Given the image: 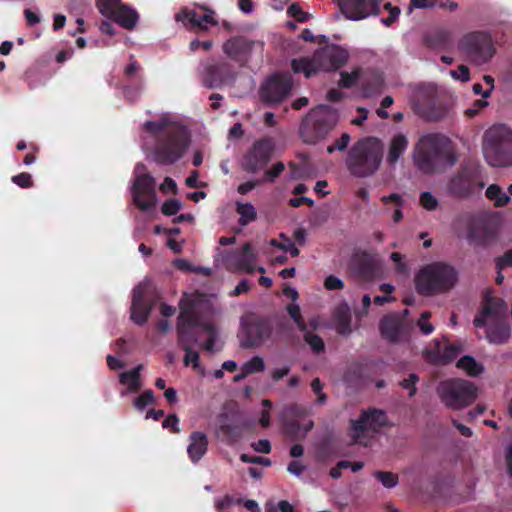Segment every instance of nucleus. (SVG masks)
<instances>
[{
    "label": "nucleus",
    "mask_w": 512,
    "mask_h": 512,
    "mask_svg": "<svg viewBox=\"0 0 512 512\" xmlns=\"http://www.w3.org/2000/svg\"><path fill=\"white\" fill-rule=\"evenodd\" d=\"M144 128L155 139L153 156L157 164L172 165L186 153L190 137L183 126L163 117L159 121H146Z\"/></svg>",
    "instance_id": "f257e3e1"
},
{
    "label": "nucleus",
    "mask_w": 512,
    "mask_h": 512,
    "mask_svg": "<svg viewBox=\"0 0 512 512\" xmlns=\"http://www.w3.org/2000/svg\"><path fill=\"white\" fill-rule=\"evenodd\" d=\"M413 160L419 171L434 174L454 166L458 158L450 138L439 133H429L416 143Z\"/></svg>",
    "instance_id": "f03ea898"
},
{
    "label": "nucleus",
    "mask_w": 512,
    "mask_h": 512,
    "mask_svg": "<svg viewBox=\"0 0 512 512\" xmlns=\"http://www.w3.org/2000/svg\"><path fill=\"white\" fill-rule=\"evenodd\" d=\"M507 310L508 305L503 299L485 296V303L473 323L478 328L486 327V338L490 343L503 344L510 338Z\"/></svg>",
    "instance_id": "7ed1b4c3"
},
{
    "label": "nucleus",
    "mask_w": 512,
    "mask_h": 512,
    "mask_svg": "<svg viewBox=\"0 0 512 512\" xmlns=\"http://www.w3.org/2000/svg\"><path fill=\"white\" fill-rule=\"evenodd\" d=\"M458 281V272L450 264L437 261L424 265L414 278L415 289L421 296H434L451 290Z\"/></svg>",
    "instance_id": "20e7f679"
},
{
    "label": "nucleus",
    "mask_w": 512,
    "mask_h": 512,
    "mask_svg": "<svg viewBox=\"0 0 512 512\" xmlns=\"http://www.w3.org/2000/svg\"><path fill=\"white\" fill-rule=\"evenodd\" d=\"M382 162V146L374 137L358 140L348 151L346 167L351 175L365 178L373 175Z\"/></svg>",
    "instance_id": "39448f33"
},
{
    "label": "nucleus",
    "mask_w": 512,
    "mask_h": 512,
    "mask_svg": "<svg viewBox=\"0 0 512 512\" xmlns=\"http://www.w3.org/2000/svg\"><path fill=\"white\" fill-rule=\"evenodd\" d=\"M483 153L487 163L494 167L512 165V130L504 125H494L485 132Z\"/></svg>",
    "instance_id": "423d86ee"
},
{
    "label": "nucleus",
    "mask_w": 512,
    "mask_h": 512,
    "mask_svg": "<svg viewBox=\"0 0 512 512\" xmlns=\"http://www.w3.org/2000/svg\"><path fill=\"white\" fill-rule=\"evenodd\" d=\"M338 122L336 112L326 107L313 109L302 121L300 136L307 144H316L325 139Z\"/></svg>",
    "instance_id": "0eeeda50"
},
{
    "label": "nucleus",
    "mask_w": 512,
    "mask_h": 512,
    "mask_svg": "<svg viewBox=\"0 0 512 512\" xmlns=\"http://www.w3.org/2000/svg\"><path fill=\"white\" fill-rule=\"evenodd\" d=\"M437 394L446 407L459 410L474 402L477 388L467 380L447 379L439 383Z\"/></svg>",
    "instance_id": "6e6552de"
},
{
    "label": "nucleus",
    "mask_w": 512,
    "mask_h": 512,
    "mask_svg": "<svg viewBox=\"0 0 512 512\" xmlns=\"http://www.w3.org/2000/svg\"><path fill=\"white\" fill-rule=\"evenodd\" d=\"M484 187L479 166L468 163L462 165L451 176L447 183V192L456 198L464 199L473 195Z\"/></svg>",
    "instance_id": "1a4fd4ad"
},
{
    "label": "nucleus",
    "mask_w": 512,
    "mask_h": 512,
    "mask_svg": "<svg viewBox=\"0 0 512 512\" xmlns=\"http://www.w3.org/2000/svg\"><path fill=\"white\" fill-rule=\"evenodd\" d=\"M197 318L186 311H180L176 322L177 343L185 351L184 364L195 369L199 366V353L192 349L198 343L199 336L192 334L191 326Z\"/></svg>",
    "instance_id": "9d476101"
},
{
    "label": "nucleus",
    "mask_w": 512,
    "mask_h": 512,
    "mask_svg": "<svg viewBox=\"0 0 512 512\" xmlns=\"http://www.w3.org/2000/svg\"><path fill=\"white\" fill-rule=\"evenodd\" d=\"M146 166L138 163L135 167V172L138 173L133 187V200L134 204L141 211H149L156 206L157 196L155 190V179L148 173H145Z\"/></svg>",
    "instance_id": "9b49d317"
},
{
    "label": "nucleus",
    "mask_w": 512,
    "mask_h": 512,
    "mask_svg": "<svg viewBox=\"0 0 512 512\" xmlns=\"http://www.w3.org/2000/svg\"><path fill=\"white\" fill-rule=\"evenodd\" d=\"M155 287L150 281L139 283L132 293L131 319L138 325H144L156 303Z\"/></svg>",
    "instance_id": "f8f14e48"
},
{
    "label": "nucleus",
    "mask_w": 512,
    "mask_h": 512,
    "mask_svg": "<svg viewBox=\"0 0 512 512\" xmlns=\"http://www.w3.org/2000/svg\"><path fill=\"white\" fill-rule=\"evenodd\" d=\"M459 49L477 63L489 61L495 53L491 36L483 31L463 36L459 42Z\"/></svg>",
    "instance_id": "ddd939ff"
},
{
    "label": "nucleus",
    "mask_w": 512,
    "mask_h": 512,
    "mask_svg": "<svg viewBox=\"0 0 512 512\" xmlns=\"http://www.w3.org/2000/svg\"><path fill=\"white\" fill-rule=\"evenodd\" d=\"M274 150L275 142L271 137L256 140L242 157V169L252 174L265 169L272 159Z\"/></svg>",
    "instance_id": "4468645a"
},
{
    "label": "nucleus",
    "mask_w": 512,
    "mask_h": 512,
    "mask_svg": "<svg viewBox=\"0 0 512 512\" xmlns=\"http://www.w3.org/2000/svg\"><path fill=\"white\" fill-rule=\"evenodd\" d=\"M273 327L264 317H251L241 324L240 346L245 349L262 346L271 337Z\"/></svg>",
    "instance_id": "2eb2a0df"
},
{
    "label": "nucleus",
    "mask_w": 512,
    "mask_h": 512,
    "mask_svg": "<svg viewBox=\"0 0 512 512\" xmlns=\"http://www.w3.org/2000/svg\"><path fill=\"white\" fill-rule=\"evenodd\" d=\"M236 75L233 66L227 61L208 62L203 65L201 83L209 89L221 88L225 85L231 86L235 82Z\"/></svg>",
    "instance_id": "dca6fc26"
},
{
    "label": "nucleus",
    "mask_w": 512,
    "mask_h": 512,
    "mask_svg": "<svg viewBox=\"0 0 512 512\" xmlns=\"http://www.w3.org/2000/svg\"><path fill=\"white\" fill-rule=\"evenodd\" d=\"M96 6L105 18L116 22L125 29L134 28L139 19L138 13L123 4L121 0H96Z\"/></svg>",
    "instance_id": "f3484780"
},
{
    "label": "nucleus",
    "mask_w": 512,
    "mask_h": 512,
    "mask_svg": "<svg viewBox=\"0 0 512 512\" xmlns=\"http://www.w3.org/2000/svg\"><path fill=\"white\" fill-rule=\"evenodd\" d=\"M387 424V415L380 409L363 411L357 420L351 421L352 439L354 443H361V438L367 432H378Z\"/></svg>",
    "instance_id": "a211bd4d"
},
{
    "label": "nucleus",
    "mask_w": 512,
    "mask_h": 512,
    "mask_svg": "<svg viewBox=\"0 0 512 512\" xmlns=\"http://www.w3.org/2000/svg\"><path fill=\"white\" fill-rule=\"evenodd\" d=\"M256 45L263 47V42L249 39L242 35L230 37L222 44L223 53L240 66H245L251 59Z\"/></svg>",
    "instance_id": "6ab92c4d"
},
{
    "label": "nucleus",
    "mask_w": 512,
    "mask_h": 512,
    "mask_svg": "<svg viewBox=\"0 0 512 512\" xmlns=\"http://www.w3.org/2000/svg\"><path fill=\"white\" fill-rule=\"evenodd\" d=\"M348 268L353 275L362 281H372L380 274L379 262L371 253L364 250L353 252Z\"/></svg>",
    "instance_id": "aec40b11"
},
{
    "label": "nucleus",
    "mask_w": 512,
    "mask_h": 512,
    "mask_svg": "<svg viewBox=\"0 0 512 512\" xmlns=\"http://www.w3.org/2000/svg\"><path fill=\"white\" fill-rule=\"evenodd\" d=\"M416 112L427 121H440L446 117V107L437 102L435 91L431 89L419 90L415 99Z\"/></svg>",
    "instance_id": "412c9836"
},
{
    "label": "nucleus",
    "mask_w": 512,
    "mask_h": 512,
    "mask_svg": "<svg viewBox=\"0 0 512 512\" xmlns=\"http://www.w3.org/2000/svg\"><path fill=\"white\" fill-rule=\"evenodd\" d=\"M179 309L180 311H186L197 318V323L191 326V332L192 334H197L198 336V332L200 330L207 333L208 337L203 343L202 348L206 351H213L217 338L216 328L212 323L203 321L196 301L194 299L183 298L179 302Z\"/></svg>",
    "instance_id": "4be33fe9"
},
{
    "label": "nucleus",
    "mask_w": 512,
    "mask_h": 512,
    "mask_svg": "<svg viewBox=\"0 0 512 512\" xmlns=\"http://www.w3.org/2000/svg\"><path fill=\"white\" fill-rule=\"evenodd\" d=\"M292 89V77L289 74H274L261 86L260 96L266 103H279Z\"/></svg>",
    "instance_id": "5701e85b"
},
{
    "label": "nucleus",
    "mask_w": 512,
    "mask_h": 512,
    "mask_svg": "<svg viewBox=\"0 0 512 512\" xmlns=\"http://www.w3.org/2000/svg\"><path fill=\"white\" fill-rule=\"evenodd\" d=\"M381 336L391 343L407 341L412 325L398 314L384 316L379 324Z\"/></svg>",
    "instance_id": "b1692460"
},
{
    "label": "nucleus",
    "mask_w": 512,
    "mask_h": 512,
    "mask_svg": "<svg viewBox=\"0 0 512 512\" xmlns=\"http://www.w3.org/2000/svg\"><path fill=\"white\" fill-rule=\"evenodd\" d=\"M343 15L349 20H361L379 14V0H338Z\"/></svg>",
    "instance_id": "393cba45"
},
{
    "label": "nucleus",
    "mask_w": 512,
    "mask_h": 512,
    "mask_svg": "<svg viewBox=\"0 0 512 512\" xmlns=\"http://www.w3.org/2000/svg\"><path fill=\"white\" fill-rule=\"evenodd\" d=\"M316 61H320L322 71L337 70L348 61V53L340 46L327 47L316 51Z\"/></svg>",
    "instance_id": "a878e982"
},
{
    "label": "nucleus",
    "mask_w": 512,
    "mask_h": 512,
    "mask_svg": "<svg viewBox=\"0 0 512 512\" xmlns=\"http://www.w3.org/2000/svg\"><path fill=\"white\" fill-rule=\"evenodd\" d=\"M201 9L207 12V14L201 15L194 10H182L176 15V19L186 21L185 25L200 31H207L209 26H217L218 21L212 16L214 11L206 6H201Z\"/></svg>",
    "instance_id": "bb28decb"
},
{
    "label": "nucleus",
    "mask_w": 512,
    "mask_h": 512,
    "mask_svg": "<svg viewBox=\"0 0 512 512\" xmlns=\"http://www.w3.org/2000/svg\"><path fill=\"white\" fill-rule=\"evenodd\" d=\"M208 450V437L204 432L194 431L189 436L187 454L190 461L197 464Z\"/></svg>",
    "instance_id": "cd10ccee"
},
{
    "label": "nucleus",
    "mask_w": 512,
    "mask_h": 512,
    "mask_svg": "<svg viewBox=\"0 0 512 512\" xmlns=\"http://www.w3.org/2000/svg\"><path fill=\"white\" fill-rule=\"evenodd\" d=\"M228 261L238 270H242L247 273H253L255 270L253 264L256 261L253 247L250 243H245L241 250L235 252Z\"/></svg>",
    "instance_id": "c85d7f7f"
},
{
    "label": "nucleus",
    "mask_w": 512,
    "mask_h": 512,
    "mask_svg": "<svg viewBox=\"0 0 512 512\" xmlns=\"http://www.w3.org/2000/svg\"><path fill=\"white\" fill-rule=\"evenodd\" d=\"M227 418L226 414L220 416L219 432L228 445H233L242 438L244 428L241 424L227 422Z\"/></svg>",
    "instance_id": "c756f323"
},
{
    "label": "nucleus",
    "mask_w": 512,
    "mask_h": 512,
    "mask_svg": "<svg viewBox=\"0 0 512 512\" xmlns=\"http://www.w3.org/2000/svg\"><path fill=\"white\" fill-rule=\"evenodd\" d=\"M291 68L294 73H303L306 78H310L317 72L322 71L320 61H316V52L311 58L302 57L291 61Z\"/></svg>",
    "instance_id": "7c9ffc66"
},
{
    "label": "nucleus",
    "mask_w": 512,
    "mask_h": 512,
    "mask_svg": "<svg viewBox=\"0 0 512 512\" xmlns=\"http://www.w3.org/2000/svg\"><path fill=\"white\" fill-rule=\"evenodd\" d=\"M335 329L339 335L349 336L352 333L351 313L346 303L341 304L334 314Z\"/></svg>",
    "instance_id": "2f4dec72"
},
{
    "label": "nucleus",
    "mask_w": 512,
    "mask_h": 512,
    "mask_svg": "<svg viewBox=\"0 0 512 512\" xmlns=\"http://www.w3.org/2000/svg\"><path fill=\"white\" fill-rule=\"evenodd\" d=\"M424 41L428 47L433 49H447L452 45L451 33L444 29L428 33Z\"/></svg>",
    "instance_id": "473e14b6"
},
{
    "label": "nucleus",
    "mask_w": 512,
    "mask_h": 512,
    "mask_svg": "<svg viewBox=\"0 0 512 512\" xmlns=\"http://www.w3.org/2000/svg\"><path fill=\"white\" fill-rule=\"evenodd\" d=\"M143 369V365L139 364L135 368L129 371L122 372L119 375V382L122 385H127L128 390L131 393H137L142 387L140 373Z\"/></svg>",
    "instance_id": "72a5a7b5"
},
{
    "label": "nucleus",
    "mask_w": 512,
    "mask_h": 512,
    "mask_svg": "<svg viewBox=\"0 0 512 512\" xmlns=\"http://www.w3.org/2000/svg\"><path fill=\"white\" fill-rule=\"evenodd\" d=\"M408 147L407 137L403 134L395 135L390 143L389 151L387 155V162L389 165H395L401 155L405 152Z\"/></svg>",
    "instance_id": "f704fd0d"
},
{
    "label": "nucleus",
    "mask_w": 512,
    "mask_h": 512,
    "mask_svg": "<svg viewBox=\"0 0 512 512\" xmlns=\"http://www.w3.org/2000/svg\"><path fill=\"white\" fill-rule=\"evenodd\" d=\"M435 344V353L437 354L439 361L443 364L453 361L461 352V347L457 344L445 343L444 346H442V344L437 340L435 341Z\"/></svg>",
    "instance_id": "c9c22d12"
},
{
    "label": "nucleus",
    "mask_w": 512,
    "mask_h": 512,
    "mask_svg": "<svg viewBox=\"0 0 512 512\" xmlns=\"http://www.w3.org/2000/svg\"><path fill=\"white\" fill-rule=\"evenodd\" d=\"M383 86V79L378 73H373L369 78L363 79L361 83L365 97H371L379 93Z\"/></svg>",
    "instance_id": "e433bc0d"
},
{
    "label": "nucleus",
    "mask_w": 512,
    "mask_h": 512,
    "mask_svg": "<svg viewBox=\"0 0 512 512\" xmlns=\"http://www.w3.org/2000/svg\"><path fill=\"white\" fill-rule=\"evenodd\" d=\"M457 367L464 370L469 376L476 377L483 372V366L474 357L465 355L457 362Z\"/></svg>",
    "instance_id": "4c0bfd02"
},
{
    "label": "nucleus",
    "mask_w": 512,
    "mask_h": 512,
    "mask_svg": "<svg viewBox=\"0 0 512 512\" xmlns=\"http://www.w3.org/2000/svg\"><path fill=\"white\" fill-rule=\"evenodd\" d=\"M485 194L489 200L494 202L496 207H504L510 202V197L497 184L489 185Z\"/></svg>",
    "instance_id": "58836bf2"
},
{
    "label": "nucleus",
    "mask_w": 512,
    "mask_h": 512,
    "mask_svg": "<svg viewBox=\"0 0 512 512\" xmlns=\"http://www.w3.org/2000/svg\"><path fill=\"white\" fill-rule=\"evenodd\" d=\"M240 215L239 224L245 226L257 218V213L254 206L250 203H239L236 209Z\"/></svg>",
    "instance_id": "ea45409f"
},
{
    "label": "nucleus",
    "mask_w": 512,
    "mask_h": 512,
    "mask_svg": "<svg viewBox=\"0 0 512 512\" xmlns=\"http://www.w3.org/2000/svg\"><path fill=\"white\" fill-rule=\"evenodd\" d=\"M265 370V363L262 357L254 356L250 360L244 363L242 371L245 374H253L263 372Z\"/></svg>",
    "instance_id": "a19ab883"
},
{
    "label": "nucleus",
    "mask_w": 512,
    "mask_h": 512,
    "mask_svg": "<svg viewBox=\"0 0 512 512\" xmlns=\"http://www.w3.org/2000/svg\"><path fill=\"white\" fill-rule=\"evenodd\" d=\"M373 476L378 479L385 488H393L398 482V475L388 471H375Z\"/></svg>",
    "instance_id": "79ce46f5"
},
{
    "label": "nucleus",
    "mask_w": 512,
    "mask_h": 512,
    "mask_svg": "<svg viewBox=\"0 0 512 512\" xmlns=\"http://www.w3.org/2000/svg\"><path fill=\"white\" fill-rule=\"evenodd\" d=\"M286 309L289 316L293 319L294 323L296 324L297 328L300 331L305 332L307 330V324L301 315L300 307L297 304H289L287 305Z\"/></svg>",
    "instance_id": "37998d69"
},
{
    "label": "nucleus",
    "mask_w": 512,
    "mask_h": 512,
    "mask_svg": "<svg viewBox=\"0 0 512 512\" xmlns=\"http://www.w3.org/2000/svg\"><path fill=\"white\" fill-rule=\"evenodd\" d=\"M304 341L310 346L312 351L316 354L323 352L325 349L323 339L317 334L306 332L304 334Z\"/></svg>",
    "instance_id": "c03bdc74"
},
{
    "label": "nucleus",
    "mask_w": 512,
    "mask_h": 512,
    "mask_svg": "<svg viewBox=\"0 0 512 512\" xmlns=\"http://www.w3.org/2000/svg\"><path fill=\"white\" fill-rule=\"evenodd\" d=\"M360 78V69H356L351 73L342 71L338 85L342 88H351Z\"/></svg>",
    "instance_id": "a18cd8bd"
},
{
    "label": "nucleus",
    "mask_w": 512,
    "mask_h": 512,
    "mask_svg": "<svg viewBox=\"0 0 512 512\" xmlns=\"http://www.w3.org/2000/svg\"><path fill=\"white\" fill-rule=\"evenodd\" d=\"M153 402L154 392L151 389H147L134 400V406L136 409L142 411Z\"/></svg>",
    "instance_id": "49530a36"
},
{
    "label": "nucleus",
    "mask_w": 512,
    "mask_h": 512,
    "mask_svg": "<svg viewBox=\"0 0 512 512\" xmlns=\"http://www.w3.org/2000/svg\"><path fill=\"white\" fill-rule=\"evenodd\" d=\"M284 432L291 438H301L302 427L297 420H287L284 422Z\"/></svg>",
    "instance_id": "de8ad7c7"
},
{
    "label": "nucleus",
    "mask_w": 512,
    "mask_h": 512,
    "mask_svg": "<svg viewBox=\"0 0 512 512\" xmlns=\"http://www.w3.org/2000/svg\"><path fill=\"white\" fill-rule=\"evenodd\" d=\"M438 199L431 192H422L420 194V205L428 210L433 211L438 207Z\"/></svg>",
    "instance_id": "09e8293b"
},
{
    "label": "nucleus",
    "mask_w": 512,
    "mask_h": 512,
    "mask_svg": "<svg viewBox=\"0 0 512 512\" xmlns=\"http://www.w3.org/2000/svg\"><path fill=\"white\" fill-rule=\"evenodd\" d=\"M182 208V203L178 199H168L166 200L162 207L161 211L166 216L175 215Z\"/></svg>",
    "instance_id": "8fccbe9b"
},
{
    "label": "nucleus",
    "mask_w": 512,
    "mask_h": 512,
    "mask_svg": "<svg viewBox=\"0 0 512 512\" xmlns=\"http://www.w3.org/2000/svg\"><path fill=\"white\" fill-rule=\"evenodd\" d=\"M285 170V165L283 162L275 163L270 169L265 170L264 176L265 181L273 183Z\"/></svg>",
    "instance_id": "3c124183"
},
{
    "label": "nucleus",
    "mask_w": 512,
    "mask_h": 512,
    "mask_svg": "<svg viewBox=\"0 0 512 512\" xmlns=\"http://www.w3.org/2000/svg\"><path fill=\"white\" fill-rule=\"evenodd\" d=\"M350 140V135L348 133H343L341 137L335 140L333 144L329 145L326 150L329 154H332L336 150L344 151L347 148Z\"/></svg>",
    "instance_id": "603ef678"
},
{
    "label": "nucleus",
    "mask_w": 512,
    "mask_h": 512,
    "mask_svg": "<svg viewBox=\"0 0 512 512\" xmlns=\"http://www.w3.org/2000/svg\"><path fill=\"white\" fill-rule=\"evenodd\" d=\"M384 9L389 12V16L387 18H382L381 22L389 27L391 26L400 15V8L397 6H393L391 3H385Z\"/></svg>",
    "instance_id": "864d4df0"
},
{
    "label": "nucleus",
    "mask_w": 512,
    "mask_h": 512,
    "mask_svg": "<svg viewBox=\"0 0 512 512\" xmlns=\"http://www.w3.org/2000/svg\"><path fill=\"white\" fill-rule=\"evenodd\" d=\"M12 182L21 188H30L33 186V180L28 172H22L12 176Z\"/></svg>",
    "instance_id": "5fc2aeb1"
},
{
    "label": "nucleus",
    "mask_w": 512,
    "mask_h": 512,
    "mask_svg": "<svg viewBox=\"0 0 512 512\" xmlns=\"http://www.w3.org/2000/svg\"><path fill=\"white\" fill-rule=\"evenodd\" d=\"M419 381V377L415 373H411L408 378L403 379L400 385L403 389L409 391V396L413 397L416 394V383Z\"/></svg>",
    "instance_id": "6e6d98bb"
},
{
    "label": "nucleus",
    "mask_w": 512,
    "mask_h": 512,
    "mask_svg": "<svg viewBox=\"0 0 512 512\" xmlns=\"http://www.w3.org/2000/svg\"><path fill=\"white\" fill-rule=\"evenodd\" d=\"M430 316H431L430 312L424 311L421 314L420 319L418 320V323H417L420 331L425 335L431 334L434 330L433 325L431 323L427 322V320L430 318Z\"/></svg>",
    "instance_id": "4d7b16f0"
},
{
    "label": "nucleus",
    "mask_w": 512,
    "mask_h": 512,
    "mask_svg": "<svg viewBox=\"0 0 512 512\" xmlns=\"http://www.w3.org/2000/svg\"><path fill=\"white\" fill-rule=\"evenodd\" d=\"M240 460L243 463L259 464L267 467L271 465V460L269 458H265L262 456H249L248 454L245 453L240 455Z\"/></svg>",
    "instance_id": "13d9d810"
},
{
    "label": "nucleus",
    "mask_w": 512,
    "mask_h": 512,
    "mask_svg": "<svg viewBox=\"0 0 512 512\" xmlns=\"http://www.w3.org/2000/svg\"><path fill=\"white\" fill-rule=\"evenodd\" d=\"M496 269L503 270L508 267H512V249L507 250L504 254L495 260Z\"/></svg>",
    "instance_id": "bf43d9fd"
},
{
    "label": "nucleus",
    "mask_w": 512,
    "mask_h": 512,
    "mask_svg": "<svg viewBox=\"0 0 512 512\" xmlns=\"http://www.w3.org/2000/svg\"><path fill=\"white\" fill-rule=\"evenodd\" d=\"M287 12L298 22H305L308 19L307 13L303 12L301 7L296 3L291 4Z\"/></svg>",
    "instance_id": "052dcab7"
},
{
    "label": "nucleus",
    "mask_w": 512,
    "mask_h": 512,
    "mask_svg": "<svg viewBox=\"0 0 512 512\" xmlns=\"http://www.w3.org/2000/svg\"><path fill=\"white\" fill-rule=\"evenodd\" d=\"M451 76L462 82H467L470 79L469 68L465 65H460L457 70L450 71Z\"/></svg>",
    "instance_id": "680f3d73"
},
{
    "label": "nucleus",
    "mask_w": 512,
    "mask_h": 512,
    "mask_svg": "<svg viewBox=\"0 0 512 512\" xmlns=\"http://www.w3.org/2000/svg\"><path fill=\"white\" fill-rule=\"evenodd\" d=\"M324 287L327 290H339L344 287V283L337 276L330 275V276L326 277V279L324 281Z\"/></svg>",
    "instance_id": "e2e57ef3"
},
{
    "label": "nucleus",
    "mask_w": 512,
    "mask_h": 512,
    "mask_svg": "<svg viewBox=\"0 0 512 512\" xmlns=\"http://www.w3.org/2000/svg\"><path fill=\"white\" fill-rule=\"evenodd\" d=\"M272 244L279 247L280 249H282L285 252H289L292 257H297L300 253L299 249L295 246V244L290 239H287V243H284V244H281V243L278 244L276 242V240H273Z\"/></svg>",
    "instance_id": "0e129e2a"
},
{
    "label": "nucleus",
    "mask_w": 512,
    "mask_h": 512,
    "mask_svg": "<svg viewBox=\"0 0 512 512\" xmlns=\"http://www.w3.org/2000/svg\"><path fill=\"white\" fill-rule=\"evenodd\" d=\"M179 418L175 414L168 415L162 422L163 428H170L173 433L179 432Z\"/></svg>",
    "instance_id": "69168bd1"
},
{
    "label": "nucleus",
    "mask_w": 512,
    "mask_h": 512,
    "mask_svg": "<svg viewBox=\"0 0 512 512\" xmlns=\"http://www.w3.org/2000/svg\"><path fill=\"white\" fill-rule=\"evenodd\" d=\"M251 447L259 453L268 454L271 452V444L266 439H260L257 442H253Z\"/></svg>",
    "instance_id": "338daca9"
},
{
    "label": "nucleus",
    "mask_w": 512,
    "mask_h": 512,
    "mask_svg": "<svg viewBox=\"0 0 512 512\" xmlns=\"http://www.w3.org/2000/svg\"><path fill=\"white\" fill-rule=\"evenodd\" d=\"M305 469H306V466L303 465L298 460L291 461L287 467L288 472L293 475H296V476H300L305 471Z\"/></svg>",
    "instance_id": "774afa93"
}]
</instances>
